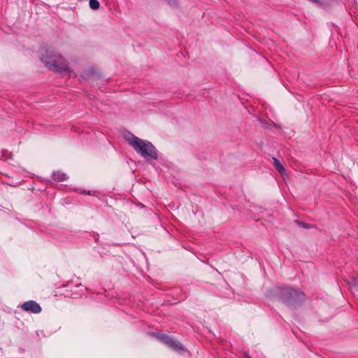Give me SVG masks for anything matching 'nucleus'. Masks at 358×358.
I'll list each match as a JSON object with an SVG mask.
<instances>
[{"mask_svg":"<svg viewBox=\"0 0 358 358\" xmlns=\"http://www.w3.org/2000/svg\"><path fill=\"white\" fill-rule=\"evenodd\" d=\"M297 223L300 225V226H302L304 228H308V224H306V223H303V222H297Z\"/></svg>","mask_w":358,"mask_h":358,"instance_id":"obj_10","label":"nucleus"},{"mask_svg":"<svg viewBox=\"0 0 358 358\" xmlns=\"http://www.w3.org/2000/svg\"><path fill=\"white\" fill-rule=\"evenodd\" d=\"M163 342L169 346L173 348V349L175 350L182 349V347L180 343L169 336H163Z\"/></svg>","mask_w":358,"mask_h":358,"instance_id":"obj_5","label":"nucleus"},{"mask_svg":"<svg viewBox=\"0 0 358 358\" xmlns=\"http://www.w3.org/2000/svg\"><path fill=\"white\" fill-rule=\"evenodd\" d=\"M156 336L159 339L161 340L162 341H163V336H166V335H164V334H157L156 335Z\"/></svg>","mask_w":358,"mask_h":358,"instance_id":"obj_9","label":"nucleus"},{"mask_svg":"<svg viewBox=\"0 0 358 358\" xmlns=\"http://www.w3.org/2000/svg\"><path fill=\"white\" fill-rule=\"evenodd\" d=\"M124 138L143 157H150L153 159H157V150L150 141L141 139L131 133L126 134Z\"/></svg>","mask_w":358,"mask_h":358,"instance_id":"obj_1","label":"nucleus"},{"mask_svg":"<svg viewBox=\"0 0 358 358\" xmlns=\"http://www.w3.org/2000/svg\"><path fill=\"white\" fill-rule=\"evenodd\" d=\"M274 161V166L275 169L280 173L281 174H284L285 172V170L283 167V166L280 164V162L275 158H273Z\"/></svg>","mask_w":358,"mask_h":358,"instance_id":"obj_7","label":"nucleus"},{"mask_svg":"<svg viewBox=\"0 0 358 358\" xmlns=\"http://www.w3.org/2000/svg\"><path fill=\"white\" fill-rule=\"evenodd\" d=\"M281 296L282 300L288 304H294L303 299V294L298 290L290 287L281 289Z\"/></svg>","mask_w":358,"mask_h":358,"instance_id":"obj_3","label":"nucleus"},{"mask_svg":"<svg viewBox=\"0 0 358 358\" xmlns=\"http://www.w3.org/2000/svg\"><path fill=\"white\" fill-rule=\"evenodd\" d=\"M90 6L93 10H96L99 8L100 4L97 0H90Z\"/></svg>","mask_w":358,"mask_h":358,"instance_id":"obj_8","label":"nucleus"},{"mask_svg":"<svg viewBox=\"0 0 358 358\" xmlns=\"http://www.w3.org/2000/svg\"><path fill=\"white\" fill-rule=\"evenodd\" d=\"M41 60L53 71H67L69 68L68 65L64 62V59L59 55L52 50H45L42 52Z\"/></svg>","mask_w":358,"mask_h":358,"instance_id":"obj_2","label":"nucleus"},{"mask_svg":"<svg viewBox=\"0 0 358 358\" xmlns=\"http://www.w3.org/2000/svg\"><path fill=\"white\" fill-rule=\"evenodd\" d=\"M52 178L55 181L63 182L67 180L68 176L66 173H64L60 171H57L53 173Z\"/></svg>","mask_w":358,"mask_h":358,"instance_id":"obj_6","label":"nucleus"},{"mask_svg":"<svg viewBox=\"0 0 358 358\" xmlns=\"http://www.w3.org/2000/svg\"><path fill=\"white\" fill-rule=\"evenodd\" d=\"M21 308L26 312L39 313L41 312L40 305L34 301H28L22 304Z\"/></svg>","mask_w":358,"mask_h":358,"instance_id":"obj_4","label":"nucleus"}]
</instances>
